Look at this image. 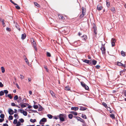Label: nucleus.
<instances>
[{"mask_svg":"<svg viewBox=\"0 0 126 126\" xmlns=\"http://www.w3.org/2000/svg\"><path fill=\"white\" fill-rule=\"evenodd\" d=\"M110 117L113 118H115L114 115L112 114L110 115Z\"/></svg>","mask_w":126,"mask_h":126,"instance_id":"c03bdc74","label":"nucleus"},{"mask_svg":"<svg viewBox=\"0 0 126 126\" xmlns=\"http://www.w3.org/2000/svg\"><path fill=\"white\" fill-rule=\"evenodd\" d=\"M18 96L17 95H15L14 97V99L16 100L18 99Z\"/></svg>","mask_w":126,"mask_h":126,"instance_id":"f704fd0d","label":"nucleus"},{"mask_svg":"<svg viewBox=\"0 0 126 126\" xmlns=\"http://www.w3.org/2000/svg\"><path fill=\"white\" fill-rule=\"evenodd\" d=\"M11 105L12 106H16V105L15 103L13 102L11 103Z\"/></svg>","mask_w":126,"mask_h":126,"instance_id":"13d9d810","label":"nucleus"},{"mask_svg":"<svg viewBox=\"0 0 126 126\" xmlns=\"http://www.w3.org/2000/svg\"><path fill=\"white\" fill-rule=\"evenodd\" d=\"M58 17L60 19H61L62 20L64 19L65 18L63 16L61 15H59L58 16Z\"/></svg>","mask_w":126,"mask_h":126,"instance_id":"f8f14e48","label":"nucleus"},{"mask_svg":"<svg viewBox=\"0 0 126 126\" xmlns=\"http://www.w3.org/2000/svg\"><path fill=\"white\" fill-rule=\"evenodd\" d=\"M30 110L31 111H32V112H34V113L37 112V111L36 110H32V109H30Z\"/></svg>","mask_w":126,"mask_h":126,"instance_id":"5fc2aeb1","label":"nucleus"},{"mask_svg":"<svg viewBox=\"0 0 126 126\" xmlns=\"http://www.w3.org/2000/svg\"><path fill=\"white\" fill-rule=\"evenodd\" d=\"M59 117L60 118V121L62 122L64 121V119L63 115L62 114H60L59 115Z\"/></svg>","mask_w":126,"mask_h":126,"instance_id":"6e6552de","label":"nucleus"},{"mask_svg":"<svg viewBox=\"0 0 126 126\" xmlns=\"http://www.w3.org/2000/svg\"><path fill=\"white\" fill-rule=\"evenodd\" d=\"M123 93L124 95H125L126 97V90L124 91L123 92Z\"/></svg>","mask_w":126,"mask_h":126,"instance_id":"bf43d9fd","label":"nucleus"},{"mask_svg":"<svg viewBox=\"0 0 126 126\" xmlns=\"http://www.w3.org/2000/svg\"><path fill=\"white\" fill-rule=\"evenodd\" d=\"M2 72L3 73H4L5 72V69L3 67H1Z\"/></svg>","mask_w":126,"mask_h":126,"instance_id":"cd10ccee","label":"nucleus"},{"mask_svg":"<svg viewBox=\"0 0 126 126\" xmlns=\"http://www.w3.org/2000/svg\"><path fill=\"white\" fill-rule=\"evenodd\" d=\"M23 112L22 113L24 116H26L27 115V113L26 111L23 110Z\"/></svg>","mask_w":126,"mask_h":126,"instance_id":"aec40b11","label":"nucleus"},{"mask_svg":"<svg viewBox=\"0 0 126 126\" xmlns=\"http://www.w3.org/2000/svg\"><path fill=\"white\" fill-rule=\"evenodd\" d=\"M13 119V117L12 115H10L9 116V119L11 120Z\"/></svg>","mask_w":126,"mask_h":126,"instance_id":"4c0bfd02","label":"nucleus"},{"mask_svg":"<svg viewBox=\"0 0 126 126\" xmlns=\"http://www.w3.org/2000/svg\"><path fill=\"white\" fill-rule=\"evenodd\" d=\"M94 29V32L95 35L97 34V31H96V27L95 25H94L93 27Z\"/></svg>","mask_w":126,"mask_h":126,"instance_id":"9b49d317","label":"nucleus"},{"mask_svg":"<svg viewBox=\"0 0 126 126\" xmlns=\"http://www.w3.org/2000/svg\"><path fill=\"white\" fill-rule=\"evenodd\" d=\"M44 67L45 68L46 70V71H47V72H48V69H47V67L45 66V65H44Z\"/></svg>","mask_w":126,"mask_h":126,"instance_id":"052dcab7","label":"nucleus"},{"mask_svg":"<svg viewBox=\"0 0 126 126\" xmlns=\"http://www.w3.org/2000/svg\"><path fill=\"white\" fill-rule=\"evenodd\" d=\"M6 30L7 31H11V29L8 27H7L6 28Z\"/></svg>","mask_w":126,"mask_h":126,"instance_id":"338daca9","label":"nucleus"},{"mask_svg":"<svg viewBox=\"0 0 126 126\" xmlns=\"http://www.w3.org/2000/svg\"><path fill=\"white\" fill-rule=\"evenodd\" d=\"M107 109L108 111H110V113H111V112L110 111L111 108L110 107H108L107 108Z\"/></svg>","mask_w":126,"mask_h":126,"instance_id":"a18cd8bd","label":"nucleus"},{"mask_svg":"<svg viewBox=\"0 0 126 126\" xmlns=\"http://www.w3.org/2000/svg\"><path fill=\"white\" fill-rule=\"evenodd\" d=\"M23 110H22V109H20L18 110V111H19L21 113H23Z\"/></svg>","mask_w":126,"mask_h":126,"instance_id":"e2e57ef3","label":"nucleus"},{"mask_svg":"<svg viewBox=\"0 0 126 126\" xmlns=\"http://www.w3.org/2000/svg\"><path fill=\"white\" fill-rule=\"evenodd\" d=\"M81 84L82 86L86 90H87L89 89V87L84 82H81Z\"/></svg>","mask_w":126,"mask_h":126,"instance_id":"f03ea898","label":"nucleus"},{"mask_svg":"<svg viewBox=\"0 0 126 126\" xmlns=\"http://www.w3.org/2000/svg\"><path fill=\"white\" fill-rule=\"evenodd\" d=\"M102 105L105 107H106L107 106L106 104L104 102H103L102 103Z\"/></svg>","mask_w":126,"mask_h":126,"instance_id":"603ef678","label":"nucleus"},{"mask_svg":"<svg viewBox=\"0 0 126 126\" xmlns=\"http://www.w3.org/2000/svg\"><path fill=\"white\" fill-rule=\"evenodd\" d=\"M8 113L10 115H12L14 113V111L12 109H9L8 110Z\"/></svg>","mask_w":126,"mask_h":126,"instance_id":"9d476101","label":"nucleus"},{"mask_svg":"<svg viewBox=\"0 0 126 126\" xmlns=\"http://www.w3.org/2000/svg\"><path fill=\"white\" fill-rule=\"evenodd\" d=\"M19 120L22 123L24 122V120L23 118H21L20 119H19Z\"/></svg>","mask_w":126,"mask_h":126,"instance_id":"de8ad7c7","label":"nucleus"},{"mask_svg":"<svg viewBox=\"0 0 126 126\" xmlns=\"http://www.w3.org/2000/svg\"><path fill=\"white\" fill-rule=\"evenodd\" d=\"M25 62L26 63H27L28 64L29 63V62L28 60L26 58H25Z\"/></svg>","mask_w":126,"mask_h":126,"instance_id":"8fccbe9b","label":"nucleus"},{"mask_svg":"<svg viewBox=\"0 0 126 126\" xmlns=\"http://www.w3.org/2000/svg\"><path fill=\"white\" fill-rule=\"evenodd\" d=\"M65 89L66 90H70V88L69 86H66L65 87Z\"/></svg>","mask_w":126,"mask_h":126,"instance_id":"7c9ffc66","label":"nucleus"},{"mask_svg":"<svg viewBox=\"0 0 126 126\" xmlns=\"http://www.w3.org/2000/svg\"><path fill=\"white\" fill-rule=\"evenodd\" d=\"M42 110V107L41 106L38 108V110L39 111H41Z\"/></svg>","mask_w":126,"mask_h":126,"instance_id":"79ce46f5","label":"nucleus"},{"mask_svg":"<svg viewBox=\"0 0 126 126\" xmlns=\"http://www.w3.org/2000/svg\"><path fill=\"white\" fill-rule=\"evenodd\" d=\"M8 97L10 99H11L12 98V96L11 94H8L7 95Z\"/></svg>","mask_w":126,"mask_h":126,"instance_id":"e433bc0d","label":"nucleus"},{"mask_svg":"<svg viewBox=\"0 0 126 126\" xmlns=\"http://www.w3.org/2000/svg\"><path fill=\"white\" fill-rule=\"evenodd\" d=\"M73 115L72 114H70L68 115V117L70 119H72L73 117Z\"/></svg>","mask_w":126,"mask_h":126,"instance_id":"bb28decb","label":"nucleus"},{"mask_svg":"<svg viewBox=\"0 0 126 126\" xmlns=\"http://www.w3.org/2000/svg\"><path fill=\"white\" fill-rule=\"evenodd\" d=\"M4 93L5 94H6H6H8V91L7 90H4Z\"/></svg>","mask_w":126,"mask_h":126,"instance_id":"37998d69","label":"nucleus"},{"mask_svg":"<svg viewBox=\"0 0 126 126\" xmlns=\"http://www.w3.org/2000/svg\"><path fill=\"white\" fill-rule=\"evenodd\" d=\"M4 120V118L0 119V123L2 122Z\"/></svg>","mask_w":126,"mask_h":126,"instance_id":"69168bd1","label":"nucleus"},{"mask_svg":"<svg viewBox=\"0 0 126 126\" xmlns=\"http://www.w3.org/2000/svg\"><path fill=\"white\" fill-rule=\"evenodd\" d=\"M16 6H15V7L16 9H17L19 10L20 9V7L18 6V5L17 4V5H16Z\"/></svg>","mask_w":126,"mask_h":126,"instance_id":"3c124183","label":"nucleus"},{"mask_svg":"<svg viewBox=\"0 0 126 126\" xmlns=\"http://www.w3.org/2000/svg\"><path fill=\"white\" fill-rule=\"evenodd\" d=\"M4 92L3 91H1L0 92V96H2L4 95Z\"/></svg>","mask_w":126,"mask_h":126,"instance_id":"c85d7f7f","label":"nucleus"},{"mask_svg":"<svg viewBox=\"0 0 126 126\" xmlns=\"http://www.w3.org/2000/svg\"><path fill=\"white\" fill-rule=\"evenodd\" d=\"M111 42V45L112 47H113L115 45V43L114 42Z\"/></svg>","mask_w":126,"mask_h":126,"instance_id":"0e129e2a","label":"nucleus"},{"mask_svg":"<svg viewBox=\"0 0 126 126\" xmlns=\"http://www.w3.org/2000/svg\"><path fill=\"white\" fill-rule=\"evenodd\" d=\"M21 125V123L20 122L18 121V122H17V123L16 124V126H19Z\"/></svg>","mask_w":126,"mask_h":126,"instance_id":"58836bf2","label":"nucleus"},{"mask_svg":"<svg viewBox=\"0 0 126 126\" xmlns=\"http://www.w3.org/2000/svg\"><path fill=\"white\" fill-rule=\"evenodd\" d=\"M47 117L49 119H51L52 118L53 116L50 114H48L47 115Z\"/></svg>","mask_w":126,"mask_h":126,"instance_id":"5701e85b","label":"nucleus"},{"mask_svg":"<svg viewBox=\"0 0 126 126\" xmlns=\"http://www.w3.org/2000/svg\"><path fill=\"white\" fill-rule=\"evenodd\" d=\"M34 3L35 5L37 7H40V5L36 2H34Z\"/></svg>","mask_w":126,"mask_h":126,"instance_id":"6ab92c4d","label":"nucleus"},{"mask_svg":"<svg viewBox=\"0 0 126 126\" xmlns=\"http://www.w3.org/2000/svg\"><path fill=\"white\" fill-rule=\"evenodd\" d=\"M82 37L83 38L82 39L85 40H86L87 39V37L86 35H84L82 36Z\"/></svg>","mask_w":126,"mask_h":126,"instance_id":"f3484780","label":"nucleus"},{"mask_svg":"<svg viewBox=\"0 0 126 126\" xmlns=\"http://www.w3.org/2000/svg\"><path fill=\"white\" fill-rule=\"evenodd\" d=\"M22 100V98L21 96H19L18 98V100L17 102L18 103H20L21 102Z\"/></svg>","mask_w":126,"mask_h":126,"instance_id":"412c9836","label":"nucleus"},{"mask_svg":"<svg viewBox=\"0 0 126 126\" xmlns=\"http://www.w3.org/2000/svg\"><path fill=\"white\" fill-rule=\"evenodd\" d=\"M87 109V108L83 107H80L79 108V110H80L84 111L86 110Z\"/></svg>","mask_w":126,"mask_h":126,"instance_id":"ddd939ff","label":"nucleus"},{"mask_svg":"<svg viewBox=\"0 0 126 126\" xmlns=\"http://www.w3.org/2000/svg\"><path fill=\"white\" fill-rule=\"evenodd\" d=\"M103 8V7L101 5L99 4L97 5V9L98 10L100 11Z\"/></svg>","mask_w":126,"mask_h":126,"instance_id":"1a4fd4ad","label":"nucleus"},{"mask_svg":"<svg viewBox=\"0 0 126 126\" xmlns=\"http://www.w3.org/2000/svg\"><path fill=\"white\" fill-rule=\"evenodd\" d=\"M50 92L51 95L53 96H55V94H54V92L50 90Z\"/></svg>","mask_w":126,"mask_h":126,"instance_id":"b1692460","label":"nucleus"},{"mask_svg":"<svg viewBox=\"0 0 126 126\" xmlns=\"http://www.w3.org/2000/svg\"><path fill=\"white\" fill-rule=\"evenodd\" d=\"M47 121V120L45 118H44L42 119L40 121L39 124L40 125H44V123H42L43 122H45Z\"/></svg>","mask_w":126,"mask_h":126,"instance_id":"39448f33","label":"nucleus"},{"mask_svg":"<svg viewBox=\"0 0 126 126\" xmlns=\"http://www.w3.org/2000/svg\"><path fill=\"white\" fill-rule=\"evenodd\" d=\"M82 117L83 118L85 119H86L87 118L86 116L85 115L83 114H82Z\"/></svg>","mask_w":126,"mask_h":126,"instance_id":"72a5a7b5","label":"nucleus"},{"mask_svg":"<svg viewBox=\"0 0 126 126\" xmlns=\"http://www.w3.org/2000/svg\"><path fill=\"white\" fill-rule=\"evenodd\" d=\"M31 41H32V44L33 46L34 47L36 51L37 50V48L36 47V44L35 42L34 41L33 39H32L31 40Z\"/></svg>","mask_w":126,"mask_h":126,"instance_id":"423d86ee","label":"nucleus"},{"mask_svg":"<svg viewBox=\"0 0 126 126\" xmlns=\"http://www.w3.org/2000/svg\"><path fill=\"white\" fill-rule=\"evenodd\" d=\"M110 10L112 13H115V9L114 7H111V8Z\"/></svg>","mask_w":126,"mask_h":126,"instance_id":"a211bd4d","label":"nucleus"},{"mask_svg":"<svg viewBox=\"0 0 126 126\" xmlns=\"http://www.w3.org/2000/svg\"><path fill=\"white\" fill-rule=\"evenodd\" d=\"M121 55L123 56H125V52L123 51H122L121 52Z\"/></svg>","mask_w":126,"mask_h":126,"instance_id":"a878e982","label":"nucleus"},{"mask_svg":"<svg viewBox=\"0 0 126 126\" xmlns=\"http://www.w3.org/2000/svg\"><path fill=\"white\" fill-rule=\"evenodd\" d=\"M71 113L75 115H77V113L76 112L72 111L71 112Z\"/></svg>","mask_w":126,"mask_h":126,"instance_id":"c9c22d12","label":"nucleus"},{"mask_svg":"<svg viewBox=\"0 0 126 126\" xmlns=\"http://www.w3.org/2000/svg\"><path fill=\"white\" fill-rule=\"evenodd\" d=\"M26 34L25 33L22 34L21 37V39L22 40L26 38Z\"/></svg>","mask_w":126,"mask_h":126,"instance_id":"2eb2a0df","label":"nucleus"},{"mask_svg":"<svg viewBox=\"0 0 126 126\" xmlns=\"http://www.w3.org/2000/svg\"><path fill=\"white\" fill-rule=\"evenodd\" d=\"M71 109L76 111L79 109V108L78 107H72L71 108Z\"/></svg>","mask_w":126,"mask_h":126,"instance_id":"dca6fc26","label":"nucleus"},{"mask_svg":"<svg viewBox=\"0 0 126 126\" xmlns=\"http://www.w3.org/2000/svg\"><path fill=\"white\" fill-rule=\"evenodd\" d=\"M106 5L108 7H109L110 5V2L108 1H107L106 2Z\"/></svg>","mask_w":126,"mask_h":126,"instance_id":"473e14b6","label":"nucleus"},{"mask_svg":"<svg viewBox=\"0 0 126 126\" xmlns=\"http://www.w3.org/2000/svg\"><path fill=\"white\" fill-rule=\"evenodd\" d=\"M33 107L34 109H37L38 108V105H34L33 106Z\"/></svg>","mask_w":126,"mask_h":126,"instance_id":"a19ab883","label":"nucleus"},{"mask_svg":"<svg viewBox=\"0 0 126 126\" xmlns=\"http://www.w3.org/2000/svg\"><path fill=\"white\" fill-rule=\"evenodd\" d=\"M83 62L86 63L89 65H91L92 64V61L91 60H82Z\"/></svg>","mask_w":126,"mask_h":126,"instance_id":"0eeeda50","label":"nucleus"},{"mask_svg":"<svg viewBox=\"0 0 126 126\" xmlns=\"http://www.w3.org/2000/svg\"><path fill=\"white\" fill-rule=\"evenodd\" d=\"M3 126H8V125L6 124V123H5L3 124Z\"/></svg>","mask_w":126,"mask_h":126,"instance_id":"774afa93","label":"nucleus"},{"mask_svg":"<svg viewBox=\"0 0 126 126\" xmlns=\"http://www.w3.org/2000/svg\"><path fill=\"white\" fill-rule=\"evenodd\" d=\"M15 26L16 27L17 29L19 31H20V29L19 27V26L17 24V23L16 22V23H15Z\"/></svg>","mask_w":126,"mask_h":126,"instance_id":"4468645a","label":"nucleus"},{"mask_svg":"<svg viewBox=\"0 0 126 126\" xmlns=\"http://www.w3.org/2000/svg\"><path fill=\"white\" fill-rule=\"evenodd\" d=\"M81 9L82 14L80 16V17L81 18L83 17L84 16V13L86 12V9L84 7H82Z\"/></svg>","mask_w":126,"mask_h":126,"instance_id":"f257e3e1","label":"nucleus"},{"mask_svg":"<svg viewBox=\"0 0 126 126\" xmlns=\"http://www.w3.org/2000/svg\"><path fill=\"white\" fill-rule=\"evenodd\" d=\"M58 117H59V116H55L53 117V118L56 119H57L58 118Z\"/></svg>","mask_w":126,"mask_h":126,"instance_id":"4d7b16f0","label":"nucleus"},{"mask_svg":"<svg viewBox=\"0 0 126 126\" xmlns=\"http://www.w3.org/2000/svg\"><path fill=\"white\" fill-rule=\"evenodd\" d=\"M17 120L16 119H15L13 121V123L14 124H17Z\"/></svg>","mask_w":126,"mask_h":126,"instance_id":"c756f323","label":"nucleus"},{"mask_svg":"<svg viewBox=\"0 0 126 126\" xmlns=\"http://www.w3.org/2000/svg\"><path fill=\"white\" fill-rule=\"evenodd\" d=\"M4 115L3 114H1L0 115V117L1 118H4Z\"/></svg>","mask_w":126,"mask_h":126,"instance_id":"2f4dec72","label":"nucleus"},{"mask_svg":"<svg viewBox=\"0 0 126 126\" xmlns=\"http://www.w3.org/2000/svg\"><path fill=\"white\" fill-rule=\"evenodd\" d=\"M10 2L12 3L13 4H14L15 5H17V4L14 3L13 1H12V0H10Z\"/></svg>","mask_w":126,"mask_h":126,"instance_id":"49530a36","label":"nucleus"},{"mask_svg":"<svg viewBox=\"0 0 126 126\" xmlns=\"http://www.w3.org/2000/svg\"><path fill=\"white\" fill-rule=\"evenodd\" d=\"M47 55L48 57H50L51 56V54L49 52H47Z\"/></svg>","mask_w":126,"mask_h":126,"instance_id":"ea45409f","label":"nucleus"},{"mask_svg":"<svg viewBox=\"0 0 126 126\" xmlns=\"http://www.w3.org/2000/svg\"><path fill=\"white\" fill-rule=\"evenodd\" d=\"M21 108H23L26 107V105L24 104H21Z\"/></svg>","mask_w":126,"mask_h":126,"instance_id":"09e8293b","label":"nucleus"},{"mask_svg":"<svg viewBox=\"0 0 126 126\" xmlns=\"http://www.w3.org/2000/svg\"><path fill=\"white\" fill-rule=\"evenodd\" d=\"M100 49L102 51V54H105L106 53V49L104 45H103L102 44V46Z\"/></svg>","mask_w":126,"mask_h":126,"instance_id":"7ed1b4c3","label":"nucleus"},{"mask_svg":"<svg viewBox=\"0 0 126 126\" xmlns=\"http://www.w3.org/2000/svg\"><path fill=\"white\" fill-rule=\"evenodd\" d=\"M116 42L114 38H112L111 39V42H114V43H115V42Z\"/></svg>","mask_w":126,"mask_h":126,"instance_id":"6e6d98bb","label":"nucleus"},{"mask_svg":"<svg viewBox=\"0 0 126 126\" xmlns=\"http://www.w3.org/2000/svg\"><path fill=\"white\" fill-rule=\"evenodd\" d=\"M117 65L119 66H121L122 65V63L120 62H117Z\"/></svg>","mask_w":126,"mask_h":126,"instance_id":"864d4df0","label":"nucleus"},{"mask_svg":"<svg viewBox=\"0 0 126 126\" xmlns=\"http://www.w3.org/2000/svg\"><path fill=\"white\" fill-rule=\"evenodd\" d=\"M14 116L15 118H16L17 117H18L17 119H18L19 117L18 116V115L16 114H15L14 115Z\"/></svg>","mask_w":126,"mask_h":126,"instance_id":"680f3d73","label":"nucleus"},{"mask_svg":"<svg viewBox=\"0 0 126 126\" xmlns=\"http://www.w3.org/2000/svg\"><path fill=\"white\" fill-rule=\"evenodd\" d=\"M36 121V120L35 119H31L30 120V121L31 122L33 123H34Z\"/></svg>","mask_w":126,"mask_h":126,"instance_id":"393cba45","label":"nucleus"},{"mask_svg":"<svg viewBox=\"0 0 126 126\" xmlns=\"http://www.w3.org/2000/svg\"><path fill=\"white\" fill-rule=\"evenodd\" d=\"M92 62V64L94 65H95L97 63V61L94 60H93Z\"/></svg>","mask_w":126,"mask_h":126,"instance_id":"4be33fe9","label":"nucleus"},{"mask_svg":"<svg viewBox=\"0 0 126 126\" xmlns=\"http://www.w3.org/2000/svg\"><path fill=\"white\" fill-rule=\"evenodd\" d=\"M73 117L75 118L76 119H77L78 121H79L80 122L82 123H84L85 122L80 117L78 116H74Z\"/></svg>","mask_w":126,"mask_h":126,"instance_id":"20e7f679","label":"nucleus"}]
</instances>
